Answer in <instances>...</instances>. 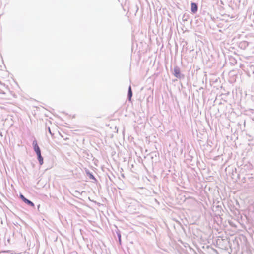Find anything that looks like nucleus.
I'll use <instances>...</instances> for the list:
<instances>
[{
  "instance_id": "obj_10",
  "label": "nucleus",
  "mask_w": 254,
  "mask_h": 254,
  "mask_svg": "<svg viewBox=\"0 0 254 254\" xmlns=\"http://www.w3.org/2000/svg\"><path fill=\"white\" fill-rule=\"evenodd\" d=\"M118 237H119V241H121V235L118 234Z\"/></svg>"
},
{
  "instance_id": "obj_9",
  "label": "nucleus",
  "mask_w": 254,
  "mask_h": 254,
  "mask_svg": "<svg viewBox=\"0 0 254 254\" xmlns=\"http://www.w3.org/2000/svg\"><path fill=\"white\" fill-rule=\"evenodd\" d=\"M241 44H242L241 46H244V47H246V46H248V43L247 42H244L242 43Z\"/></svg>"
},
{
  "instance_id": "obj_2",
  "label": "nucleus",
  "mask_w": 254,
  "mask_h": 254,
  "mask_svg": "<svg viewBox=\"0 0 254 254\" xmlns=\"http://www.w3.org/2000/svg\"><path fill=\"white\" fill-rule=\"evenodd\" d=\"M33 145L34 147V151L36 153V154L41 153V151L40 148L39 147L37 142L36 140H34L33 142Z\"/></svg>"
},
{
  "instance_id": "obj_3",
  "label": "nucleus",
  "mask_w": 254,
  "mask_h": 254,
  "mask_svg": "<svg viewBox=\"0 0 254 254\" xmlns=\"http://www.w3.org/2000/svg\"><path fill=\"white\" fill-rule=\"evenodd\" d=\"M198 10V5L195 2H192L191 4V11L195 14Z\"/></svg>"
},
{
  "instance_id": "obj_4",
  "label": "nucleus",
  "mask_w": 254,
  "mask_h": 254,
  "mask_svg": "<svg viewBox=\"0 0 254 254\" xmlns=\"http://www.w3.org/2000/svg\"><path fill=\"white\" fill-rule=\"evenodd\" d=\"M174 76L177 78H180V69L178 67H176L174 68Z\"/></svg>"
},
{
  "instance_id": "obj_1",
  "label": "nucleus",
  "mask_w": 254,
  "mask_h": 254,
  "mask_svg": "<svg viewBox=\"0 0 254 254\" xmlns=\"http://www.w3.org/2000/svg\"><path fill=\"white\" fill-rule=\"evenodd\" d=\"M20 197L26 204L30 205L31 206L33 207H34V206H35L34 204L31 201L26 199L22 194L20 195Z\"/></svg>"
},
{
  "instance_id": "obj_11",
  "label": "nucleus",
  "mask_w": 254,
  "mask_h": 254,
  "mask_svg": "<svg viewBox=\"0 0 254 254\" xmlns=\"http://www.w3.org/2000/svg\"><path fill=\"white\" fill-rule=\"evenodd\" d=\"M90 177L92 178H93V176L91 174Z\"/></svg>"
},
{
  "instance_id": "obj_6",
  "label": "nucleus",
  "mask_w": 254,
  "mask_h": 254,
  "mask_svg": "<svg viewBox=\"0 0 254 254\" xmlns=\"http://www.w3.org/2000/svg\"><path fill=\"white\" fill-rule=\"evenodd\" d=\"M38 156V159L39 162V163L40 165H42L43 164V158L41 156V154H37Z\"/></svg>"
},
{
  "instance_id": "obj_8",
  "label": "nucleus",
  "mask_w": 254,
  "mask_h": 254,
  "mask_svg": "<svg viewBox=\"0 0 254 254\" xmlns=\"http://www.w3.org/2000/svg\"><path fill=\"white\" fill-rule=\"evenodd\" d=\"M188 17H189V15L188 14H184L183 17H182V20L183 21H187L188 19Z\"/></svg>"
},
{
  "instance_id": "obj_5",
  "label": "nucleus",
  "mask_w": 254,
  "mask_h": 254,
  "mask_svg": "<svg viewBox=\"0 0 254 254\" xmlns=\"http://www.w3.org/2000/svg\"><path fill=\"white\" fill-rule=\"evenodd\" d=\"M196 47H198V48H201V47H205L206 46L204 44L203 42L201 40H197L196 41Z\"/></svg>"
},
{
  "instance_id": "obj_7",
  "label": "nucleus",
  "mask_w": 254,
  "mask_h": 254,
  "mask_svg": "<svg viewBox=\"0 0 254 254\" xmlns=\"http://www.w3.org/2000/svg\"><path fill=\"white\" fill-rule=\"evenodd\" d=\"M128 95L129 100H131V98L132 96V91H131V86H129V87Z\"/></svg>"
}]
</instances>
